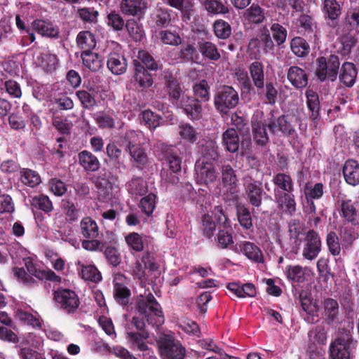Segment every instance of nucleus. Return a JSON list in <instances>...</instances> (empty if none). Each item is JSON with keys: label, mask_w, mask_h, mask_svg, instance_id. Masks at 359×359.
I'll use <instances>...</instances> for the list:
<instances>
[{"label": "nucleus", "mask_w": 359, "mask_h": 359, "mask_svg": "<svg viewBox=\"0 0 359 359\" xmlns=\"http://www.w3.org/2000/svg\"><path fill=\"white\" fill-rule=\"evenodd\" d=\"M136 309L140 314L145 316L149 324L154 325L163 323L164 316L162 308L151 292L146 296L140 295L137 297Z\"/></svg>", "instance_id": "f257e3e1"}, {"label": "nucleus", "mask_w": 359, "mask_h": 359, "mask_svg": "<svg viewBox=\"0 0 359 359\" xmlns=\"http://www.w3.org/2000/svg\"><path fill=\"white\" fill-rule=\"evenodd\" d=\"M238 94L229 86H222L217 88L214 95V106L222 116H227L229 111L238 104Z\"/></svg>", "instance_id": "f03ea898"}, {"label": "nucleus", "mask_w": 359, "mask_h": 359, "mask_svg": "<svg viewBox=\"0 0 359 359\" xmlns=\"http://www.w3.org/2000/svg\"><path fill=\"white\" fill-rule=\"evenodd\" d=\"M133 75L129 83L130 88L137 93L147 92L154 84V74L137 60H133Z\"/></svg>", "instance_id": "7ed1b4c3"}, {"label": "nucleus", "mask_w": 359, "mask_h": 359, "mask_svg": "<svg viewBox=\"0 0 359 359\" xmlns=\"http://www.w3.org/2000/svg\"><path fill=\"white\" fill-rule=\"evenodd\" d=\"M154 152L158 160L168 166L169 170L172 173L177 175L181 172L182 158L175 147L164 143H158L155 146Z\"/></svg>", "instance_id": "20e7f679"}, {"label": "nucleus", "mask_w": 359, "mask_h": 359, "mask_svg": "<svg viewBox=\"0 0 359 359\" xmlns=\"http://www.w3.org/2000/svg\"><path fill=\"white\" fill-rule=\"evenodd\" d=\"M92 180L104 201L111 199L114 196L113 190L118 189L119 185L118 176L106 169L102 170Z\"/></svg>", "instance_id": "39448f33"}, {"label": "nucleus", "mask_w": 359, "mask_h": 359, "mask_svg": "<svg viewBox=\"0 0 359 359\" xmlns=\"http://www.w3.org/2000/svg\"><path fill=\"white\" fill-rule=\"evenodd\" d=\"M53 299L57 308L67 314L74 313L80 305L77 294L70 289L58 288L53 292Z\"/></svg>", "instance_id": "423d86ee"}, {"label": "nucleus", "mask_w": 359, "mask_h": 359, "mask_svg": "<svg viewBox=\"0 0 359 359\" xmlns=\"http://www.w3.org/2000/svg\"><path fill=\"white\" fill-rule=\"evenodd\" d=\"M159 351L163 359H184L186 349L173 336L165 334L159 341Z\"/></svg>", "instance_id": "0eeeda50"}, {"label": "nucleus", "mask_w": 359, "mask_h": 359, "mask_svg": "<svg viewBox=\"0 0 359 359\" xmlns=\"http://www.w3.org/2000/svg\"><path fill=\"white\" fill-rule=\"evenodd\" d=\"M213 213L219 225L217 234L218 245L222 248H226L233 243L229 219L221 206L215 207Z\"/></svg>", "instance_id": "6e6552de"}, {"label": "nucleus", "mask_w": 359, "mask_h": 359, "mask_svg": "<svg viewBox=\"0 0 359 359\" xmlns=\"http://www.w3.org/2000/svg\"><path fill=\"white\" fill-rule=\"evenodd\" d=\"M339 65V59L335 55H331L328 60L325 57H320L318 60V67L316 70V76L320 81H324L327 78L334 81L337 76Z\"/></svg>", "instance_id": "1a4fd4ad"}, {"label": "nucleus", "mask_w": 359, "mask_h": 359, "mask_svg": "<svg viewBox=\"0 0 359 359\" xmlns=\"http://www.w3.org/2000/svg\"><path fill=\"white\" fill-rule=\"evenodd\" d=\"M350 344L349 334L337 337L330 346V359H350Z\"/></svg>", "instance_id": "9d476101"}, {"label": "nucleus", "mask_w": 359, "mask_h": 359, "mask_svg": "<svg viewBox=\"0 0 359 359\" xmlns=\"http://www.w3.org/2000/svg\"><path fill=\"white\" fill-rule=\"evenodd\" d=\"M321 248V241L318 234L313 230L309 231L304 239L302 256L308 259H316Z\"/></svg>", "instance_id": "9b49d317"}, {"label": "nucleus", "mask_w": 359, "mask_h": 359, "mask_svg": "<svg viewBox=\"0 0 359 359\" xmlns=\"http://www.w3.org/2000/svg\"><path fill=\"white\" fill-rule=\"evenodd\" d=\"M147 6L146 0H121L120 9L123 15L137 17L140 20L145 15Z\"/></svg>", "instance_id": "f8f14e48"}, {"label": "nucleus", "mask_w": 359, "mask_h": 359, "mask_svg": "<svg viewBox=\"0 0 359 359\" xmlns=\"http://www.w3.org/2000/svg\"><path fill=\"white\" fill-rule=\"evenodd\" d=\"M127 61L122 54L121 48H118L108 54L107 67L114 75H121L127 70Z\"/></svg>", "instance_id": "ddd939ff"}, {"label": "nucleus", "mask_w": 359, "mask_h": 359, "mask_svg": "<svg viewBox=\"0 0 359 359\" xmlns=\"http://www.w3.org/2000/svg\"><path fill=\"white\" fill-rule=\"evenodd\" d=\"M201 102L192 96L182 95L178 106L191 120H199L202 116Z\"/></svg>", "instance_id": "4468645a"}, {"label": "nucleus", "mask_w": 359, "mask_h": 359, "mask_svg": "<svg viewBox=\"0 0 359 359\" xmlns=\"http://www.w3.org/2000/svg\"><path fill=\"white\" fill-rule=\"evenodd\" d=\"M222 183L225 187H229V194H227L226 198L229 201L237 199V190L236 183L237 182L236 175L234 170L229 165H224L222 167Z\"/></svg>", "instance_id": "2eb2a0df"}, {"label": "nucleus", "mask_w": 359, "mask_h": 359, "mask_svg": "<svg viewBox=\"0 0 359 359\" xmlns=\"http://www.w3.org/2000/svg\"><path fill=\"white\" fill-rule=\"evenodd\" d=\"M33 60L34 64L47 74H52L57 69L58 59L54 54L50 53H35Z\"/></svg>", "instance_id": "dca6fc26"}, {"label": "nucleus", "mask_w": 359, "mask_h": 359, "mask_svg": "<svg viewBox=\"0 0 359 359\" xmlns=\"http://www.w3.org/2000/svg\"><path fill=\"white\" fill-rule=\"evenodd\" d=\"M78 163L87 173L95 172L100 168L98 158L88 150H83L78 154Z\"/></svg>", "instance_id": "f3484780"}, {"label": "nucleus", "mask_w": 359, "mask_h": 359, "mask_svg": "<svg viewBox=\"0 0 359 359\" xmlns=\"http://www.w3.org/2000/svg\"><path fill=\"white\" fill-rule=\"evenodd\" d=\"M164 89L168 95L169 101L178 106L182 97V89L178 80L172 76H169L165 81Z\"/></svg>", "instance_id": "a211bd4d"}, {"label": "nucleus", "mask_w": 359, "mask_h": 359, "mask_svg": "<svg viewBox=\"0 0 359 359\" xmlns=\"http://www.w3.org/2000/svg\"><path fill=\"white\" fill-rule=\"evenodd\" d=\"M196 182L201 184L213 183L217 178L214 166L208 161L202 163L196 170Z\"/></svg>", "instance_id": "6ab92c4d"}, {"label": "nucleus", "mask_w": 359, "mask_h": 359, "mask_svg": "<svg viewBox=\"0 0 359 359\" xmlns=\"http://www.w3.org/2000/svg\"><path fill=\"white\" fill-rule=\"evenodd\" d=\"M79 233L84 238H97L99 235V226L92 217L86 216L80 222Z\"/></svg>", "instance_id": "aec40b11"}, {"label": "nucleus", "mask_w": 359, "mask_h": 359, "mask_svg": "<svg viewBox=\"0 0 359 359\" xmlns=\"http://www.w3.org/2000/svg\"><path fill=\"white\" fill-rule=\"evenodd\" d=\"M287 79L296 88H302L308 83V76L306 72L299 67L293 66L287 71Z\"/></svg>", "instance_id": "412c9836"}, {"label": "nucleus", "mask_w": 359, "mask_h": 359, "mask_svg": "<svg viewBox=\"0 0 359 359\" xmlns=\"http://www.w3.org/2000/svg\"><path fill=\"white\" fill-rule=\"evenodd\" d=\"M198 48L199 53L205 59L211 61H218L221 58V55L217 45L209 40L198 41Z\"/></svg>", "instance_id": "4be33fe9"}, {"label": "nucleus", "mask_w": 359, "mask_h": 359, "mask_svg": "<svg viewBox=\"0 0 359 359\" xmlns=\"http://www.w3.org/2000/svg\"><path fill=\"white\" fill-rule=\"evenodd\" d=\"M178 58L182 62L198 64L201 58L198 48L197 49L194 44H184L178 53Z\"/></svg>", "instance_id": "5701e85b"}, {"label": "nucleus", "mask_w": 359, "mask_h": 359, "mask_svg": "<svg viewBox=\"0 0 359 359\" xmlns=\"http://www.w3.org/2000/svg\"><path fill=\"white\" fill-rule=\"evenodd\" d=\"M343 174L346 182L352 186L359 184V163L355 160L346 161Z\"/></svg>", "instance_id": "b1692460"}, {"label": "nucleus", "mask_w": 359, "mask_h": 359, "mask_svg": "<svg viewBox=\"0 0 359 359\" xmlns=\"http://www.w3.org/2000/svg\"><path fill=\"white\" fill-rule=\"evenodd\" d=\"M275 198L278 207L285 213L292 215L296 212V202L294 195L290 193H276Z\"/></svg>", "instance_id": "393cba45"}, {"label": "nucleus", "mask_w": 359, "mask_h": 359, "mask_svg": "<svg viewBox=\"0 0 359 359\" xmlns=\"http://www.w3.org/2000/svg\"><path fill=\"white\" fill-rule=\"evenodd\" d=\"M214 216L208 214H205L201 217V230L204 236L208 238H211L214 236L216 229H218V222Z\"/></svg>", "instance_id": "a878e982"}, {"label": "nucleus", "mask_w": 359, "mask_h": 359, "mask_svg": "<svg viewBox=\"0 0 359 359\" xmlns=\"http://www.w3.org/2000/svg\"><path fill=\"white\" fill-rule=\"evenodd\" d=\"M239 137L234 128H228L222 135V144L226 150L233 153L239 148Z\"/></svg>", "instance_id": "bb28decb"}, {"label": "nucleus", "mask_w": 359, "mask_h": 359, "mask_svg": "<svg viewBox=\"0 0 359 359\" xmlns=\"http://www.w3.org/2000/svg\"><path fill=\"white\" fill-rule=\"evenodd\" d=\"M32 210L34 209L43 211L49 215L53 210V205L49 197L44 194L33 196L30 201Z\"/></svg>", "instance_id": "cd10ccee"}, {"label": "nucleus", "mask_w": 359, "mask_h": 359, "mask_svg": "<svg viewBox=\"0 0 359 359\" xmlns=\"http://www.w3.org/2000/svg\"><path fill=\"white\" fill-rule=\"evenodd\" d=\"M76 43L82 52L91 51L96 46L95 35L89 31L80 32L76 36Z\"/></svg>", "instance_id": "c85d7f7f"}, {"label": "nucleus", "mask_w": 359, "mask_h": 359, "mask_svg": "<svg viewBox=\"0 0 359 359\" xmlns=\"http://www.w3.org/2000/svg\"><path fill=\"white\" fill-rule=\"evenodd\" d=\"M20 180L25 186L31 188L37 187L41 182L39 174L29 168H21L20 170Z\"/></svg>", "instance_id": "c756f323"}, {"label": "nucleus", "mask_w": 359, "mask_h": 359, "mask_svg": "<svg viewBox=\"0 0 359 359\" xmlns=\"http://www.w3.org/2000/svg\"><path fill=\"white\" fill-rule=\"evenodd\" d=\"M268 127L271 133L276 135L282 133L285 135H290L294 131L285 116H280L276 121L269 123Z\"/></svg>", "instance_id": "7c9ffc66"}, {"label": "nucleus", "mask_w": 359, "mask_h": 359, "mask_svg": "<svg viewBox=\"0 0 359 359\" xmlns=\"http://www.w3.org/2000/svg\"><path fill=\"white\" fill-rule=\"evenodd\" d=\"M33 28L39 34L51 38L59 36V30L52 24L42 20H35L32 23Z\"/></svg>", "instance_id": "2f4dec72"}, {"label": "nucleus", "mask_w": 359, "mask_h": 359, "mask_svg": "<svg viewBox=\"0 0 359 359\" xmlns=\"http://www.w3.org/2000/svg\"><path fill=\"white\" fill-rule=\"evenodd\" d=\"M83 65L92 72L98 71L102 66L100 56L91 51L82 52L81 54Z\"/></svg>", "instance_id": "473e14b6"}, {"label": "nucleus", "mask_w": 359, "mask_h": 359, "mask_svg": "<svg viewBox=\"0 0 359 359\" xmlns=\"http://www.w3.org/2000/svg\"><path fill=\"white\" fill-rule=\"evenodd\" d=\"M210 87L208 81L205 79H202L194 84L192 87L193 97L201 102H207L210 99Z\"/></svg>", "instance_id": "72a5a7b5"}, {"label": "nucleus", "mask_w": 359, "mask_h": 359, "mask_svg": "<svg viewBox=\"0 0 359 359\" xmlns=\"http://www.w3.org/2000/svg\"><path fill=\"white\" fill-rule=\"evenodd\" d=\"M357 76V71L353 63L345 62L342 65L341 73L339 75L340 81L347 87H351Z\"/></svg>", "instance_id": "f704fd0d"}, {"label": "nucleus", "mask_w": 359, "mask_h": 359, "mask_svg": "<svg viewBox=\"0 0 359 359\" xmlns=\"http://www.w3.org/2000/svg\"><path fill=\"white\" fill-rule=\"evenodd\" d=\"M126 189L131 195L143 196L147 191V185L142 177H135L126 184Z\"/></svg>", "instance_id": "c9c22d12"}, {"label": "nucleus", "mask_w": 359, "mask_h": 359, "mask_svg": "<svg viewBox=\"0 0 359 359\" xmlns=\"http://www.w3.org/2000/svg\"><path fill=\"white\" fill-rule=\"evenodd\" d=\"M131 296L130 290L123 284L115 283L114 285V297L122 306H127Z\"/></svg>", "instance_id": "e433bc0d"}, {"label": "nucleus", "mask_w": 359, "mask_h": 359, "mask_svg": "<svg viewBox=\"0 0 359 359\" xmlns=\"http://www.w3.org/2000/svg\"><path fill=\"white\" fill-rule=\"evenodd\" d=\"M76 96L84 109L91 110L97 106L95 95L91 90H79L76 92Z\"/></svg>", "instance_id": "4c0bfd02"}, {"label": "nucleus", "mask_w": 359, "mask_h": 359, "mask_svg": "<svg viewBox=\"0 0 359 359\" xmlns=\"http://www.w3.org/2000/svg\"><path fill=\"white\" fill-rule=\"evenodd\" d=\"M78 265L81 266L80 275L85 280L97 283L102 280L101 273L95 265H84L80 262Z\"/></svg>", "instance_id": "58836bf2"}, {"label": "nucleus", "mask_w": 359, "mask_h": 359, "mask_svg": "<svg viewBox=\"0 0 359 359\" xmlns=\"http://www.w3.org/2000/svg\"><path fill=\"white\" fill-rule=\"evenodd\" d=\"M202 5L208 13L212 15H223L229 11L226 3L221 0H204Z\"/></svg>", "instance_id": "ea45409f"}, {"label": "nucleus", "mask_w": 359, "mask_h": 359, "mask_svg": "<svg viewBox=\"0 0 359 359\" xmlns=\"http://www.w3.org/2000/svg\"><path fill=\"white\" fill-rule=\"evenodd\" d=\"M125 27L132 39L136 42L141 41L145 36L142 25L135 19L128 20Z\"/></svg>", "instance_id": "a19ab883"}, {"label": "nucleus", "mask_w": 359, "mask_h": 359, "mask_svg": "<svg viewBox=\"0 0 359 359\" xmlns=\"http://www.w3.org/2000/svg\"><path fill=\"white\" fill-rule=\"evenodd\" d=\"M151 22L158 28L167 27L171 20L170 11L165 8L156 9L151 15Z\"/></svg>", "instance_id": "79ce46f5"}, {"label": "nucleus", "mask_w": 359, "mask_h": 359, "mask_svg": "<svg viewBox=\"0 0 359 359\" xmlns=\"http://www.w3.org/2000/svg\"><path fill=\"white\" fill-rule=\"evenodd\" d=\"M125 241L130 250L135 252L144 250V241L142 235L137 232H130L125 236Z\"/></svg>", "instance_id": "37998d69"}, {"label": "nucleus", "mask_w": 359, "mask_h": 359, "mask_svg": "<svg viewBox=\"0 0 359 359\" xmlns=\"http://www.w3.org/2000/svg\"><path fill=\"white\" fill-rule=\"evenodd\" d=\"M255 140L257 144L264 145L269 140L264 125L261 122H256L255 116L252 120Z\"/></svg>", "instance_id": "c03bdc74"}, {"label": "nucleus", "mask_w": 359, "mask_h": 359, "mask_svg": "<svg viewBox=\"0 0 359 359\" xmlns=\"http://www.w3.org/2000/svg\"><path fill=\"white\" fill-rule=\"evenodd\" d=\"M201 153L204 158L210 161H217L219 158L218 147L217 142L208 140L202 144Z\"/></svg>", "instance_id": "a18cd8bd"}, {"label": "nucleus", "mask_w": 359, "mask_h": 359, "mask_svg": "<svg viewBox=\"0 0 359 359\" xmlns=\"http://www.w3.org/2000/svg\"><path fill=\"white\" fill-rule=\"evenodd\" d=\"M106 22L108 26L113 28L114 31H122L126 27V22L121 15L116 11L108 13Z\"/></svg>", "instance_id": "49530a36"}, {"label": "nucleus", "mask_w": 359, "mask_h": 359, "mask_svg": "<svg viewBox=\"0 0 359 359\" xmlns=\"http://www.w3.org/2000/svg\"><path fill=\"white\" fill-rule=\"evenodd\" d=\"M273 183L279 189L287 194L293 191V182L290 175L284 173H278L273 177Z\"/></svg>", "instance_id": "de8ad7c7"}, {"label": "nucleus", "mask_w": 359, "mask_h": 359, "mask_svg": "<svg viewBox=\"0 0 359 359\" xmlns=\"http://www.w3.org/2000/svg\"><path fill=\"white\" fill-rule=\"evenodd\" d=\"M213 29L215 36L219 39H225L231 34L230 25L223 20H217L213 24Z\"/></svg>", "instance_id": "09e8293b"}, {"label": "nucleus", "mask_w": 359, "mask_h": 359, "mask_svg": "<svg viewBox=\"0 0 359 359\" xmlns=\"http://www.w3.org/2000/svg\"><path fill=\"white\" fill-rule=\"evenodd\" d=\"M261 43H264L267 47L271 46L273 43L269 30L266 28H263L260 30L259 38L256 37L255 39H251L249 46H251L252 49L256 50L255 51V53L259 50Z\"/></svg>", "instance_id": "8fccbe9b"}, {"label": "nucleus", "mask_w": 359, "mask_h": 359, "mask_svg": "<svg viewBox=\"0 0 359 359\" xmlns=\"http://www.w3.org/2000/svg\"><path fill=\"white\" fill-rule=\"evenodd\" d=\"M142 133L129 130L122 137L123 143L126 144V150L140 145V137Z\"/></svg>", "instance_id": "3c124183"}, {"label": "nucleus", "mask_w": 359, "mask_h": 359, "mask_svg": "<svg viewBox=\"0 0 359 359\" xmlns=\"http://www.w3.org/2000/svg\"><path fill=\"white\" fill-rule=\"evenodd\" d=\"M292 51L298 57H303L309 52V46L307 42L301 37L294 38L290 44Z\"/></svg>", "instance_id": "603ef678"}, {"label": "nucleus", "mask_w": 359, "mask_h": 359, "mask_svg": "<svg viewBox=\"0 0 359 359\" xmlns=\"http://www.w3.org/2000/svg\"><path fill=\"white\" fill-rule=\"evenodd\" d=\"M250 74L255 85L259 88H263L264 84V75L262 65L256 62L250 66Z\"/></svg>", "instance_id": "864d4df0"}, {"label": "nucleus", "mask_w": 359, "mask_h": 359, "mask_svg": "<svg viewBox=\"0 0 359 359\" xmlns=\"http://www.w3.org/2000/svg\"><path fill=\"white\" fill-rule=\"evenodd\" d=\"M16 316L25 325H30L34 328H40L41 327L39 319L28 311L18 309L16 312Z\"/></svg>", "instance_id": "5fc2aeb1"}, {"label": "nucleus", "mask_w": 359, "mask_h": 359, "mask_svg": "<svg viewBox=\"0 0 359 359\" xmlns=\"http://www.w3.org/2000/svg\"><path fill=\"white\" fill-rule=\"evenodd\" d=\"M306 103L313 117H317L320 110V102L318 94L311 89L306 91Z\"/></svg>", "instance_id": "6e6d98bb"}, {"label": "nucleus", "mask_w": 359, "mask_h": 359, "mask_svg": "<svg viewBox=\"0 0 359 359\" xmlns=\"http://www.w3.org/2000/svg\"><path fill=\"white\" fill-rule=\"evenodd\" d=\"M342 216L348 222H353L357 217V210L351 200L343 201L341 204Z\"/></svg>", "instance_id": "4d7b16f0"}, {"label": "nucleus", "mask_w": 359, "mask_h": 359, "mask_svg": "<svg viewBox=\"0 0 359 359\" xmlns=\"http://www.w3.org/2000/svg\"><path fill=\"white\" fill-rule=\"evenodd\" d=\"M137 60L140 61L142 64H143L146 69H148L149 72L156 71L159 68L158 65L156 60L151 54H149L147 51H140L138 53Z\"/></svg>", "instance_id": "13d9d810"}, {"label": "nucleus", "mask_w": 359, "mask_h": 359, "mask_svg": "<svg viewBox=\"0 0 359 359\" xmlns=\"http://www.w3.org/2000/svg\"><path fill=\"white\" fill-rule=\"evenodd\" d=\"M107 262L114 267L118 266L121 262V255L115 246H108L102 251Z\"/></svg>", "instance_id": "bf43d9fd"}, {"label": "nucleus", "mask_w": 359, "mask_h": 359, "mask_svg": "<svg viewBox=\"0 0 359 359\" xmlns=\"http://www.w3.org/2000/svg\"><path fill=\"white\" fill-rule=\"evenodd\" d=\"M287 277L295 282L302 283L305 280V273L304 269L299 266H288L286 267Z\"/></svg>", "instance_id": "052dcab7"}, {"label": "nucleus", "mask_w": 359, "mask_h": 359, "mask_svg": "<svg viewBox=\"0 0 359 359\" xmlns=\"http://www.w3.org/2000/svg\"><path fill=\"white\" fill-rule=\"evenodd\" d=\"M142 119L145 125L150 130H154L160 124L161 116L149 109H147L142 113Z\"/></svg>", "instance_id": "680f3d73"}, {"label": "nucleus", "mask_w": 359, "mask_h": 359, "mask_svg": "<svg viewBox=\"0 0 359 359\" xmlns=\"http://www.w3.org/2000/svg\"><path fill=\"white\" fill-rule=\"evenodd\" d=\"M127 151H128L130 156L137 164L144 165L147 163V155L141 144L129 149Z\"/></svg>", "instance_id": "e2e57ef3"}, {"label": "nucleus", "mask_w": 359, "mask_h": 359, "mask_svg": "<svg viewBox=\"0 0 359 359\" xmlns=\"http://www.w3.org/2000/svg\"><path fill=\"white\" fill-rule=\"evenodd\" d=\"M262 190L257 184H250L248 185V199L252 205L258 207L262 202Z\"/></svg>", "instance_id": "0e129e2a"}, {"label": "nucleus", "mask_w": 359, "mask_h": 359, "mask_svg": "<svg viewBox=\"0 0 359 359\" xmlns=\"http://www.w3.org/2000/svg\"><path fill=\"white\" fill-rule=\"evenodd\" d=\"M156 195L151 193L140 201L142 210L147 216L151 215L154 212L156 206Z\"/></svg>", "instance_id": "69168bd1"}, {"label": "nucleus", "mask_w": 359, "mask_h": 359, "mask_svg": "<svg viewBox=\"0 0 359 359\" xmlns=\"http://www.w3.org/2000/svg\"><path fill=\"white\" fill-rule=\"evenodd\" d=\"M161 41L166 45L178 46L182 43V39L178 34L168 30L161 31L159 33Z\"/></svg>", "instance_id": "338daca9"}, {"label": "nucleus", "mask_w": 359, "mask_h": 359, "mask_svg": "<svg viewBox=\"0 0 359 359\" xmlns=\"http://www.w3.org/2000/svg\"><path fill=\"white\" fill-rule=\"evenodd\" d=\"M13 271L15 278L21 280L27 286H32L37 283L36 280L28 275L25 269L22 267H14Z\"/></svg>", "instance_id": "774afa93"}]
</instances>
